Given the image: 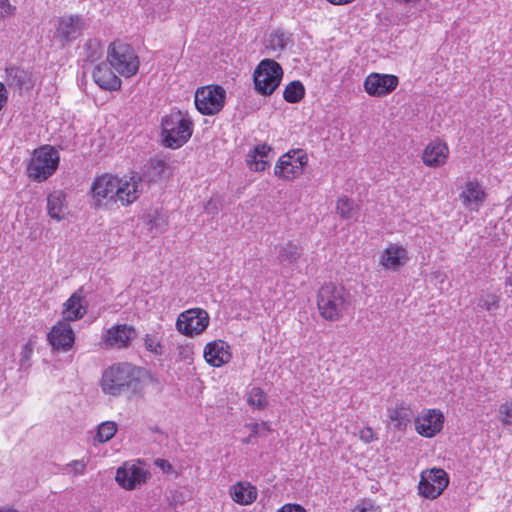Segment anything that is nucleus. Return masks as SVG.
<instances>
[{
    "instance_id": "f257e3e1",
    "label": "nucleus",
    "mask_w": 512,
    "mask_h": 512,
    "mask_svg": "<svg viewBox=\"0 0 512 512\" xmlns=\"http://www.w3.org/2000/svg\"><path fill=\"white\" fill-rule=\"evenodd\" d=\"M316 305L322 319L338 322L350 310L352 295L342 284L324 282L318 289Z\"/></svg>"
},
{
    "instance_id": "f03ea898",
    "label": "nucleus",
    "mask_w": 512,
    "mask_h": 512,
    "mask_svg": "<svg viewBox=\"0 0 512 512\" xmlns=\"http://www.w3.org/2000/svg\"><path fill=\"white\" fill-rule=\"evenodd\" d=\"M163 145L178 149L186 144L193 134L194 123L191 117L180 110H172L161 121Z\"/></svg>"
},
{
    "instance_id": "7ed1b4c3",
    "label": "nucleus",
    "mask_w": 512,
    "mask_h": 512,
    "mask_svg": "<svg viewBox=\"0 0 512 512\" xmlns=\"http://www.w3.org/2000/svg\"><path fill=\"white\" fill-rule=\"evenodd\" d=\"M58 151L49 145L36 149L27 166L28 177L36 182H43L54 174L59 165Z\"/></svg>"
},
{
    "instance_id": "20e7f679",
    "label": "nucleus",
    "mask_w": 512,
    "mask_h": 512,
    "mask_svg": "<svg viewBox=\"0 0 512 512\" xmlns=\"http://www.w3.org/2000/svg\"><path fill=\"white\" fill-rule=\"evenodd\" d=\"M107 60L120 75L129 78L139 69L140 61L134 49L122 41H114L108 47Z\"/></svg>"
},
{
    "instance_id": "39448f33",
    "label": "nucleus",
    "mask_w": 512,
    "mask_h": 512,
    "mask_svg": "<svg viewBox=\"0 0 512 512\" xmlns=\"http://www.w3.org/2000/svg\"><path fill=\"white\" fill-rule=\"evenodd\" d=\"M281 65L273 59H263L253 73L255 90L262 96H270L279 87L283 78Z\"/></svg>"
},
{
    "instance_id": "423d86ee",
    "label": "nucleus",
    "mask_w": 512,
    "mask_h": 512,
    "mask_svg": "<svg viewBox=\"0 0 512 512\" xmlns=\"http://www.w3.org/2000/svg\"><path fill=\"white\" fill-rule=\"evenodd\" d=\"M134 380V367L128 363H118L103 372L101 388L104 393L115 396L130 387Z\"/></svg>"
},
{
    "instance_id": "0eeeda50",
    "label": "nucleus",
    "mask_w": 512,
    "mask_h": 512,
    "mask_svg": "<svg viewBox=\"0 0 512 512\" xmlns=\"http://www.w3.org/2000/svg\"><path fill=\"white\" fill-rule=\"evenodd\" d=\"M140 176L137 173L118 176L103 173L95 177L91 185V192H138Z\"/></svg>"
},
{
    "instance_id": "6e6552de",
    "label": "nucleus",
    "mask_w": 512,
    "mask_h": 512,
    "mask_svg": "<svg viewBox=\"0 0 512 512\" xmlns=\"http://www.w3.org/2000/svg\"><path fill=\"white\" fill-rule=\"evenodd\" d=\"M210 323L208 312L200 307L182 311L176 320L177 331L186 337H195L205 332Z\"/></svg>"
},
{
    "instance_id": "1a4fd4ad",
    "label": "nucleus",
    "mask_w": 512,
    "mask_h": 512,
    "mask_svg": "<svg viewBox=\"0 0 512 512\" xmlns=\"http://www.w3.org/2000/svg\"><path fill=\"white\" fill-rule=\"evenodd\" d=\"M226 91L219 85L199 87L195 92V106L203 115H215L224 107Z\"/></svg>"
},
{
    "instance_id": "9d476101",
    "label": "nucleus",
    "mask_w": 512,
    "mask_h": 512,
    "mask_svg": "<svg viewBox=\"0 0 512 512\" xmlns=\"http://www.w3.org/2000/svg\"><path fill=\"white\" fill-rule=\"evenodd\" d=\"M449 485V475L442 468H431L420 473L418 494L426 499L438 498Z\"/></svg>"
},
{
    "instance_id": "9b49d317",
    "label": "nucleus",
    "mask_w": 512,
    "mask_h": 512,
    "mask_svg": "<svg viewBox=\"0 0 512 512\" xmlns=\"http://www.w3.org/2000/svg\"><path fill=\"white\" fill-rule=\"evenodd\" d=\"M307 163V154L301 149H293L278 159L274 167V174L282 180H293L303 173Z\"/></svg>"
},
{
    "instance_id": "f8f14e48",
    "label": "nucleus",
    "mask_w": 512,
    "mask_h": 512,
    "mask_svg": "<svg viewBox=\"0 0 512 512\" xmlns=\"http://www.w3.org/2000/svg\"><path fill=\"white\" fill-rule=\"evenodd\" d=\"M149 477L150 472L140 461H127L117 468L115 480L121 488L132 491L146 484Z\"/></svg>"
},
{
    "instance_id": "ddd939ff",
    "label": "nucleus",
    "mask_w": 512,
    "mask_h": 512,
    "mask_svg": "<svg viewBox=\"0 0 512 512\" xmlns=\"http://www.w3.org/2000/svg\"><path fill=\"white\" fill-rule=\"evenodd\" d=\"M445 422L443 412L436 408L423 409L414 419L417 434L425 438H433L439 434Z\"/></svg>"
},
{
    "instance_id": "4468645a",
    "label": "nucleus",
    "mask_w": 512,
    "mask_h": 512,
    "mask_svg": "<svg viewBox=\"0 0 512 512\" xmlns=\"http://www.w3.org/2000/svg\"><path fill=\"white\" fill-rule=\"evenodd\" d=\"M398 84L399 79L393 74L372 72L364 79L363 88L369 96L383 98L392 93Z\"/></svg>"
},
{
    "instance_id": "2eb2a0df",
    "label": "nucleus",
    "mask_w": 512,
    "mask_h": 512,
    "mask_svg": "<svg viewBox=\"0 0 512 512\" xmlns=\"http://www.w3.org/2000/svg\"><path fill=\"white\" fill-rule=\"evenodd\" d=\"M233 357L231 345L222 339H214L205 344L203 358L205 362L214 368H220L228 364Z\"/></svg>"
},
{
    "instance_id": "dca6fc26",
    "label": "nucleus",
    "mask_w": 512,
    "mask_h": 512,
    "mask_svg": "<svg viewBox=\"0 0 512 512\" xmlns=\"http://www.w3.org/2000/svg\"><path fill=\"white\" fill-rule=\"evenodd\" d=\"M55 27L54 38L65 45L76 40L82 34L84 24L81 17L68 15L58 18Z\"/></svg>"
},
{
    "instance_id": "f3484780",
    "label": "nucleus",
    "mask_w": 512,
    "mask_h": 512,
    "mask_svg": "<svg viewBox=\"0 0 512 512\" xmlns=\"http://www.w3.org/2000/svg\"><path fill=\"white\" fill-rule=\"evenodd\" d=\"M136 337V329L127 324H117L108 328L103 335L107 347L124 349L130 346Z\"/></svg>"
},
{
    "instance_id": "a211bd4d",
    "label": "nucleus",
    "mask_w": 512,
    "mask_h": 512,
    "mask_svg": "<svg viewBox=\"0 0 512 512\" xmlns=\"http://www.w3.org/2000/svg\"><path fill=\"white\" fill-rule=\"evenodd\" d=\"M49 344L56 350L69 351L75 342V334L66 321H58L47 335Z\"/></svg>"
},
{
    "instance_id": "6ab92c4d",
    "label": "nucleus",
    "mask_w": 512,
    "mask_h": 512,
    "mask_svg": "<svg viewBox=\"0 0 512 512\" xmlns=\"http://www.w3.org/2000/svg\"><path fill=\"white\" fill-rule=\"evenodd\" d=\"M449 148L445 141L434 139L423 150L422 161L427 167L438 168L446 164Z\"/></svg>"
},
{
    "instance_id": "aec40b11",
    "label": "nucleus",
    "mask_w": 512,
    "mask_h": 512,
    "mask_svg": "<svg viewBox=\"0 0 512 512\" xmlns=\"http://www.w3.org/2000/svg\"><path fill=\"white\" fill-rule=\"evenodd\" d=\"M86 313L87 302L83 289L79 288L63 303V321L74 322L80 320Z\"/></svg>"
},
{
    "instance_id": "412c9836",
    "label": "nucleus",
    "mask_w": 512,
    "mask_h": 512,
    "mask_svg": "<svg viewBox=\"0 0 512 512\" xmlns=\"http://www.w3.org/2000/svg\"><path fill=\"white\" fill-rule=\"evenodd\" d=\"M408 260L406 248L398 244H390L384 249L380 256V265L385 270H398Z\"/></svg>"
},
{
    "instance_id": "4be33fe9",
    "label": "nucleus",
    "mask_w": 512,
    "mask_h": 512,
    "mask_svg": "<svg viewBox=\"0 0 512 512\" xmlns=\"http://www.w3.org/2000/svg\"><path fill=\"white\" fill-rule=\"evenodd\" d=\"M273 157L271 146L266 143L256 145L246 156V163L250 170L261 172L269 167V163Z\"/></svg>"
},
{
    "instance_id": "5701e85b",
    "label": "nucleus",
    "mask_w": 512,
    "mask_h": 512,
    "mask_svg": "<svg viewBox=\"0 0 512 512\" xmlns=\"http://www.w3.org/2000/svg\"><path fill=\"white\" fill-rule=\"evenodd\" d=\"M111 68L109 62L98 64L93 71V79L100 88L116 91L121 87V80Z\"/></svg>"
},
{
    "instance_id": "b1692460",
    "label": "nucleus",
    "mask_w": 512,
    "mask_h": 512,
    "mask_svg": "<svg viewBox=\"0 0 512 512\" xmlns=\"http://www.w3.org/2000/svg\"><path fill=\"white\" fill-rule=\"evenodd\" d=\"M231 499L241 505L247 506L254 503L258 497L256 486L247 481H239L233 484L229 489Z\"/></svg>"
},
{
    "instance_id": "393cba45",
    "label": "nucleus",
    "mask_w": 512,
    "mask_h": 512,
    "mask_svg": "<svg viewBox=\"0 0 512 512\" xmlns=\"http://www.w3.org/2000/svg\"><path fill=\"white\" fill-rule=\"evenodd\" d=\"M137 200L136 194H93V202L96 208H105L112 210L118 207V201L122 205H129Z\"/></svg>"
},
{
    "instance_id": "a878e982",
    "label": "nucleus",
    "mask_w": 512,
    "mask_h": 512,
    "mask_svg": "<svg viewBox=\"0 0 512 512\" xmlns=\"http://www.w3.org/2000/svg\"><path fill=\"white\" fill-rule=\"evenodd\" d=\"M47 209L51 218L57 221L64 219L68 214L65 194H48Z\"/></svg>"
},
{
    "instance_id": "bb28decb",
    "label": "nucleus",
    "mask_w": 512,
    "mask_h": 512,
    "mask_svg": "<svg viewBox=\"0 0 512 512\" xmlns=\"http://www.w3.org/2000/svg\"><path fill=\"white\" fill-rule=\"evenodd\" d=\"M413 412L408 405L399 404L390 412L389 419L397 430H405L411 422Z\"/></svg>"
},
{
    "instance_id": "cd10ccee",
    "label": "nucleus",
    "mask_w": 512,
    "mask_h": 512,
    "mask_svg": "<svg viewBox=\"0 0 512 512\" xmlns=\"http://www.w3.org/2000/svg\"><path fill=\"white\" fill-rule=\"evenodd\" d=\"M301 255V246L292 241H289L280 247L278 259L280 263L293 264L300 259Z\"/></svg>"
},
{
    "instance_id": "c85d7f7f",
    "label": "nucleus",
    "mask_w": 512,
    "mask_h": 512,
    "mask_svg": "<svg viewBox=\"0 0 512 512\" xmlns=\"http://www.w3.org/2000/svg\"><path fill=\"white\" fill-rule=\"evenodd\" d=\"M247 404L254 410H264L269 402L265 391L260 387H252L246 394Z\"/></svg>"
},
{
    "instance_id": "c756f323",
    "label": "nucleus",
    "mask_w": 512,
    "mask_h": 512,
    "mask_svg": "<svg viewBox=\"0 0 512 512\" xmlns=\"http://www.w3.org/2000/svg\"><path fill=\"white\" fill-rule=\"evenodd\" d=\"M305 96V87L301 81L295 80L288 83L283 91L286 102L294 104L300 102Z\"/></svg>"
},
{
    "instance_id": "7c9ffc66",
    "label": "nucleus",
    "mask_w": 512,
    "mask_h": 512,
    "mask_svg": "<svg viewBox=\"0 0 512 512\" xmlns=\"http://www.w3.org/2000/svg\"><path fill=\"white\" fill-rule=\"evenodd\" d=\"M290 42L289 35L281 30H275L270 33L266 41V48L271 52H280L286 48Z\"/></svg>"
},
{
    "instance_id": "2f4dec72",
    "label": "nucleus",
    "mask_w": 512,
    "mask_h": 512,
    "mask_svg": "<svg viewBox=\"0 0 512 512\" xmlns=\"http://www.w3.org/2000/svg\"><path fill=\"white\" fill-rule=\"evenodd\" d=\"M336 209L341 218L350 219L357 213L358 206L347 196H342L337 202Z\"/></svg>"
},
{
    "instance_id": "473e14b6",
    "label": "nucleus",
    "mask_w": 512,
    "mask_h": 512,
    "mask_svg": "<svg viewBox=\"0 0 512 512\" xmlns=\"http://www.w3.org/2000/svg\"><path fill=\"white\" fill-rule=\"evenodd\" d=\"M117 432V424L113 421H105L98 426L96 439L100 443L109 441Z\"/></svg>"
},
{
    "instance_id": "72a5a7b5",
    "label": "nucleus",
    "mask_w": 512,
    "mask_h": 512,
    "mask_svg": "<svg viewBox=\"0 0 512 512\" xmlns=\"http://www.w3.org/2000/svg\"><path fill=\"white\" fill-rule=\"evenodd\" d=\"M145 349L154 355H161L163 353V346L161 340L154 334H146L144 337Z\"/></svg>"
},
{
    "instance_id": "f704fd0d",
    "label": "nucleus",
    "mask_w": 512,
    "mask_h": 512,
    "mask_svg": "<svg viewBox=\"0 0 512 512\" xmlns=\"http://www.w3.org/2000/svg\"><path fill=\"white\" fill-rule=\"evenodd\" d=\"M350 512H381L380 506L370 498H363L357 501Z\"/></svg>"
},
{
    "instance_id": "c9c22d12",
    "label": "nucleus",
    "mask_w": 512,
    "mask_h": 512,
    "mask_svg": "<svg viewBox=\"0 0 512 512\" xmlns=\"http://www.w3.org/2000/svg\"><path fill=\"white\" fill-rule=\"evenodd\" d=\"M499 419L504 426L512 425V401H506L499 406Z\"/></svg>"
},
{
    "instance_id": "e433bc0d",
    "label": "nucleus",
    "mask_w": 512,
    "mask_h": 512,
    "mask_svg": "<svg viewBox=\"0 0 512 512\" xmlns=\"http://www.w3.org/2000/svg\"><path fill=\"white\" fill-rule=\"evenodd\" d=\"M500 306V297L496 294H487L482 299V307L487 311L498 309Z\"/></svg>"
},
{
    "instance_id": "4c0bfd02",
    "label": "nucleus",
    "mask_w": 512,
    "mask_h": 512,
    "mask_svg": "<svg viewBox=\"0 0 512 512\" xmlns=\"http://www.w3.org/2000/svg\"><path fill=\"white\" fill-rule=\"evenodd\" d=\"M358 437L365 444H369L377 440L376 433L370 426L361 428L358 432Z\"/></svg>"
},
{
    "instance_id": "58836bf2",
    "label": "nucleus",
    "mask_w": 512,
    "mask_h": 512,
    "mask_svg": "<svg viewBox=\"0 0 512 512\" xmlns=\"http://www.w3.org/2000/svg\"><path fill=\"white\" fill-rule=\"evenodd\" d=\"M36 344V341L33 339H29L27 343L23 346L22 352H21V363L28 362L33 354L34 346Z\"/></svg>"
},
{
    "instance_id": "ea45409f",
    "label": "nucleus",
    "mask_w": 512,
    "mask_h": 512,
    "mask_svg": "<svg viewBox=\"0 0 512 512\" xmlns=\"http://www.w3.org/2000/svg\"><path fill=\"white\" fill-rule=\"evenodd\" d=\"M15 6L9 0H0V18L10 17L15 13Z\"/></svg>"
},
{
    "instance_id": "a19ab883",
    "label": "nucleus",
    "mask_w": 512,
    "mask_h": 512,
    "mask_svg": "<svg viewBox=\"0 0 512 512\" xmlns=\"http://www.w3.org/2000/svg\"><path fill=\"white\" fill-rule=\"evenodd\" d=\"M250 430H251V435L249 438H251L252 436H256L260 433L261 430H265L267 432H269L271 429H270V426L268 424V422H262V423H250L247 425ZM250 441V439L246 440L245 442L248 443Z\"/></svg>"
},
{
    "instance_id": "79ce46f5",
    "label": "nucleus",
    "mask_w": 512,
    "mask_h": 512,
    "mask_svg": "<svg viewBox=\"0 0 512 512\" xmlns=\"http://www.w3.org/2000/svg\"><path fill=\"white\" fill-rule=\"evenodd\" d=\"M485 196L486 194L484 193H481V194H462V197H463V203L465 205H470L471 204V201H472V198L474 199L475 201V206H478V203L484 201L485 199ZM473 209H477V207H474Z\"/></svg>"
},
{
    "instance_id": "37998d69",
    "label": "nucleus",
    "mask_w": 512,
    "mask_h": 512,
    "mask_svg": "<svg viewBox=\"0 0 512 512\" xmlns=\"http://www.w3.org/2000/svg\"><path fill=\"white\" fill-rule=\"evenodd\" d=\"M178 354L181 359H192L193 347L191 345H181L178 347Z\"/></svg>"
},
{
    "instance_id": "c03bdc74",
    "label": "nucleus",
    "mask_w": 512,
    "mask_h": 512,
    "mask_svg": "<svg viewBox=\"0 0 512 512\" xmlns=\"http://www.w3.org/2000/svg\"><path fill=\"white\" fill-rule=\"evenodd\" d=\"M69 466L73 469L74 474H84L86 470V463L83 460H74Z\"/></svg>"
},
{
    "instance_id": "a18cd8bd",
    "label": "nucleus",
    "mask_w": 512,
    "mask_h": 512,
    "mask_svg": "<svg viewBox=\"0 0 512 512\" xmlns=\"http://www.w3.org/2000/svg\"><path fill=\"white\" fill-rule=\"evenodd\" d=\"M276 512H306V510L298 504H285Z\"/></svg>"
},
{
    "instance_id": "49530a36",
    "label": "nucleus",
    "mask_w": 512,
    "mask_h": 512,
    "mask_svg": "<svg viewBox=\"0 0 512 512\" xmlns=\"http://www.w3.org/2000/svg\"><path fill=\"white\" fill-rule=\"evenodd\" d=\"M154 464L164 472L171 473L173 471V466L168 460L156 459Z\"/></svg>"
},
{
    "instance_id": "de8ad7c7",
    "label": "nucleus",
    "mask_w": 512,
    "mask_h": 512,
    "mask_svg": "<svg viewBox=\"0 0 512 512\" xmlns=\"http://www.w3.org/2000/svg\"><path fill=\"white\" fill-rule=\"evenodd\" d=\"M7 98L8 97H7L6 87H5V85L2 82H0V110L2 109L4 104L6 103Z\"/></svg>"
},
{
    "instance_id": "09e8293b",
    "label": "nucleus",
    "mask_w": 512,
    "mask_h": 512,
    "mask_svg": "<svg viewBox=\"0 0 512 512\" xmlns=\"http://www.w3.org/2000/svg\"><path fill=\"white\" fill-rule=\"evenodd\" d=\"M479 184L478 182L476 181H469L467 183V188H466V191L465 192H469V193H472V192H478V189H479Z\"/></svg>"
},
{
    "instance_id": "8fccbe9b",
    "label": "nucleus",
    "mask_w": 512,
    "mask_h": 512,
    "mask_svg": "<svg viewBox=\"0 0 512 512\" xmlns=\"http://www.w3.org/2000/svg\"><path fill=\"white\" fill-rule=\"evenodd\" d=\"M205 209H206V211H207L208 213H214V212H217L218 207H217V205H216L215 203H213V201H212V200H210V201L208 202V204L206 205Z\"/></svg>"
},
{
    "instance_id": "3c124183",
    "label": "nucleus",
    "mask_w": 512,
    "mask_h": 512,
    "mask_svg": "<svg viewBox=\"0 0 512 512\" xmlns=\"http://www.w3.org/2000/svg\"><path fill=\"white\" fill-rule=\"evenodd\" d=\"M327 2L331 3L332 5H346L354 2L355 0H326Z\"/></svg>"
},
{
    "instance_id": "603ef678",
    "label": "nucleus",
    "mask_w": 512,
    "mask_h": 512,
    "mask_svg": "<svg viewBox=\"0 0 512 512\" xmlns=\"http://www.w3.org/2000/svg\"><path fill=\"white\" fill-rule=\"evenodd\" d=\"M396 3H399V4H415L417 2H419L420 0H394Z\"/></svg>"
},
{
    "instance_id": "864d4df0",
    "label": "nucleus",
    "mask_w": 512,
    "mask_h": 512,
    "mask_svg": "<svg viewBox=\"0 0 512 512\" xmlns=\"http://www.w3.org/2000/svg\"><path fill=\"white\" fill-rule=\"evenodd\" d=\"M0 512H17V511L12 510V509H0Z\"/></svg>"
}]
</instances>
